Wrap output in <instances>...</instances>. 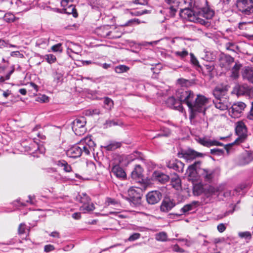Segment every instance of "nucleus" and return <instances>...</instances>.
Wrapping results in <instances>:
<instances>
[{"mask_svg":"<svg viewBox=\"0 0 253 253\" xmlns=\"http://www.w3.org/2000/svg\"><path fill=\"white\" fill-rule=\"evenodd\" d=\"M214 14V11L209 7H204L197 10H191L189 8L180 9V15L189 21L199 23L206 26L210 25L208 20L211 19Z\"/></svg>","mask_w":253,"mask_h":253,"instance_id":"obj_1","label":"nucleus"},{"mask_svg":"<svg viewBox=\"0 0 253 253\" xmlns=\"http://www.w3.org/2000/svg\"><path fill=\"white\" fill-rule=\"evenodd\" d=\"M175 95L176 98L179 100L181 106L184 104L189 108H192L195 96L192 91L181 88L176 91Z\"/></svg>","mask_w":253,"mask_h":253,"instance_id":"obj_2","label":"nucleus"},{"mask_svg":"<svg viewBox=\"0 0 253 253\" xmlns=\"http://www.w3.org/2000/svg\"><path fill=\"white\" fill-rule=\"evenodd\" d=\"M232 94L238 97L244 96L249 99L253 98V87L247 84H236L232 91Z\"/></svg>","mask_w":253,"mask_h":253,"instance_id":"obj_3","label":"nucleus"},{"mask_svg":"<svg viewBox=\"0 0 253 253\" xmlns=\"http://www.w3.org/2000/svg\"><path fill=\"white\" fill-rule=\"evenodd\" d=\"M128 197L121 195L123 198L125 199L135 206H139L141 203L142 190L140 188L131 187L128 190Z\"/></svg>","mask_w":253,"mask_h":253,"instance_id":"obj_4","label":"nucleus"},{"mask_svg":"<svg viewBox=\"0 0 253 253\" xmlns=\"http://www.w3.org/2000/svg\"><path fill=\"white\" fill-rule=\"evenodd\" d=\"M235 4L242 14L246 15L253 14V0H237Z\"/></svg>","mask_w":253,"mask_h":253,"instance_id":"obj_5","label":"nucleus"},{"mask_svg":"<svg viewBox=\"0 0 253 253\" xmlns=\"http://www.w3.org/2000/svg\"><path fill=\"white\" fill-rule=\"evenodd\" d=\"M86 119L84 117L76 118L72 123V128L77 135L84 134L86 131Z\"/></svg>","mask_w":253,"mask_h":253,"instance_id":"obj_6","label":"nucleus"},{"mask_svg":"<svg viewBox=\"0 0 253 253\" xmlns=\"http://www.w3.org/2000/svg\"><path fill=\"white\" fill-rule=\"evenodd\" d=\"M246 104L243 102L238 101L235 102L231 106L230 108H229V115L232 118H239L241 116L244 110L246 108Z\"/></svg>","mask_w":253,"mask_h":253,"instance_id":"obj_7","label":"nucleus"},{"mask_svg":"<svg viewBox=\"0 0 253 253\" xmlns=\"http://www.w3.org/2000/svg\"><path fill=\"white\" fill-rule=\"evenodd\" d=\"M201 161H197L188 167L186 174L189 181H194L197 179V174H200L201 171Z\"/></svg>","mask_w":253,"mask_h":253,"instance_id":"obj_8","label":"nucleus"},{"mask_svg":"<svg viewBox=\"0 0 253 253\" xmlns=\"http://www.w3.org/2000/svg\"><path fill=\"white\" fill-rule=\"evenodd\" d=\"M236 133L238 138L235 140L234 143H239L244 141L247 136V128L245 124L240 121L236 123Z\"/></svg>","mask_w":253,"mask_h":253,"instance_id":"obj_9","label":"nucleus"},{"mask_svg":"<svg viewBox=\"0 0 253 253\" xmlns=\"http://www.w3.org/2000/svg\"><path fill=\"white\" fill-rule=\"evenodd\" d=\"M208 102V99L205 96L202 95H197L196 97H194L193 109L194 110H198V112H203L205 114V106Z\"/></svg>","mask_w":253,"mask_h":253,"instance_id":"obj_10","label":"nucleus"},{"mask_svg":"<svg viewBox=\"0 0 253 253\" xmlns=\"http://www.w3.org/2000/svg\"><path fill=\"white\" fill-rule=\"evenodd\" d=\"M228 87L227 85L223 84H220L215 86L212 90V94L215 99L228 97L227 94Z\"/></svg>","mask_w":253,"mask_h":253,"instance_id":"obj_11","label":"nucleus"},{"mask_svg":"<svg viewBox=\"0 0 253 253\" xmlns=\"http://www.w3.org/2000/svg\"><path fill=\"white\" fill-rule=\"evenodd\" d=\"M79 143L84 147V151L85 155H89L90 151L93 149L94 147L95 146V144L92 140L90 136H87L82 139Z\"/></svg>","mask_w":253,"mask_h":253,"instance_id":"obj_12","label":"nucleus"},{"mask_svg":"<svg viewBox=\"0 0 253 253\" xmlns=\"http://www.w3.org/2000/svg\"><path fill=\"white\" fill-rule=\"evenodd\" d=\"M110 27L108 25L101 27L97 30V34L102 38L110 39H117L121 37L120 35H114L112 32L110 30Z\"/></svg>","mask_w":253,"mask_h":253,"instance_id":"obj_13","label":"nucleus"},{"mask_svg":"<svg viewBox=\"0 0 253 253\" xmlns=\"http://www.w3.org/2000/svg\"><path fill=\"white\" fill-rule=\"evenodd\" d=\"M83 146L79 143L69 148L66 152L67 155L71 158H78L84 154Z\"/></svg>","mask_w":253,"mask_h":253,"instance_id":"obj_14","label":"nucleus"},{"mask_svg":"<svg viewBox=\"0 0 253 253\" xmlns=\"http://www.w3.org/2000/svg\"><path fill=\"white\" fill-rule=\"evenodd\" d=\"M166 166L179 173H182L184 171V164L177 159L167 162Z\"/></svg>","mask_w":253,"mask_h":253,"instance_id":"obj_15","label":"nucleus"},{"mask_svg":"<svg viewBox=\"0 0 253 253\" xmlns=\"http://www.w3.org/2000/svg\"><path fill=\"white\" fill-rule=\"evenodd\" d=\"M162 197V193L159 191H152L146 195V200L149 204L154 205L161 200Z\"/></svg>","mask_w":253,"mask_h":253,"instance_id":"obj_16","label":"nucleus"},{"mask_svg":"<svg viewBox=\"0 0 253 253\" xmlns=\"http://www.w3.org/2000/svg\"><path fill=\"white\" fill-rule=\"evenodd\" d=\"M178 157L185 159L187 162L192 160L197 157L202 156L201 153H198L193 150L188 149L182 151L181 153H178Z\"/></svg>","mask_w":253,"mask_h":253,"instance_id":"obj_17","label":"nucleus"},{"mask_svg":"<svg viewBox=\"0 0 253 253\" xmlns=\"http://www.w3.org/2000/svg\"><path fill=\"white\" fill-rule=\"evenodd\" d=\"M213 102L215 107L217 109L221 111H224L228 109L229 106L231 105L228 97L218 99H214L213 100Z\"/></svg>","mask_w":253,"mask_h":253,"instance_id":"obj_18","label":"nucleus"},{"mask_svg":"<svg viewBox=\"0 0 253 253\" xmlns=\"http://www.w3.org/2000/svg\"><path fill=\"white\" fill-rule=\"evenodd\" d=\"M175 206L174 200L169 198L164 199L161 203L160 210L162 212H168Z\"/></svg>","mask_w":253,"mask_h":253,"instance_id":"obj_19","label":"nucleus"},{"mask_svg":"<svg viewBox=\"0 0 253 253\" xmlns=\"http://www.w3.org/2000/svg\"><path fill=\"white\" fill-rule=\"evenodd\" d=\"M234 62V58L229 55L223 54L219 58V65L222 68L228 69Z\"/></svg>","mask_w":253,"mask_h":253,"instance_id":"obj_20","label":"nucleus"},{"mask_svg":"<svg viewBox=\"0 0 253 253\" xmlns=\"http://www.w3.org/2000/svg\"><path fill=\"white\" fill-rule=\"evenodd\" d=\"M215 170L213 169H201L200 174L207 182H211L215 176Z\"/></svg>","mask_w":253,"mask_h":253,"instance_id":"obj_21","label":"nucleus"},{"mask_svg":"<svg viewBox=\"0 0 253 253\" xmlns=\"http://www.w3.org/2000/svg\"><path fill=\"white\" fill-rule=\"evenodd\" d=\"M153 177L155 180L161 184H165L169 180V177L168 175L160 171H155L153 174Z\"/></svg>","mask_w":253,"mask_h":253,"instance_id":"obj_22","label":"nucleus"},{"mask_svg":"<svg viewBox=\"0 0 253 253\" xmlns=\"http://www.w3.org/2000/svg\"><path fill=\"white\" fill-rule=\"evenodd\" d=\"M242 77L244 80L253 84V67H245L243 69Z\"/></svg>","mask_w":253,"mask_h":253,"instance_id":"obj_23","label":"nucleus"},{"mask_svg":"<svg viewBox=\"0 0 253 253\" xmlns=\"http://www.w3.org/2000/svg\"><path fill=\"white\" fill-rule=\"evenodd\" d=\"M198 142L201 145L206 147H211L212 146H222L223 144L220 142L216 140H211L206 138H199Z\"/></svg>","mask_w":253,"mask_h":253,"instance_id":"obj_24","label":"nucleus"},{"mask_svg":"<svg viewBox=\"0 0 253 253\" xmlns=\"http://www.w3.org/2000/svg\"><path fill=\"white\" fill-rule=\"evenodd\" d=\"M166 103L170 108H174L178 110L182 109V106H181L179 100H176L173 96L169 97L166 101Z\"/></svg>","mask_w":253,"mask_h":253,"instance_id":"obj_25","label":"nucleus"},{"mask_svg":"<svg viewBox=\"0 0 253 253\" xmlns=\"http://www.w3.org/2000/svg\"><path fill=\"white\" fill-rule=\"evenodd\" d=\"M112 172L118 178H125L126 176L124 170L119 165H115L112 168Z\"/></svg>","mask_w":253,"mask_h":253,"instance_id":"obj_26","label":"nucleus"},{"mask_svg":"<svg viewBox=\"0 0 253 253\" xmlns=\"http://www.w3.org/2000/svg\"><path fill=\"white\" fill-rule=\"evenodd\" d=\"M198 202L193 201L192 203L187 204L185 205L183 208H182L180 210V213H175L174 214L176 216H179L183 214H185L187 212L192 210L194 207H195L196 205L197 204Z\"/></svg>","mask_w":253,"mask_h":253,"instance_id":"obj_27","label":"nucleus"},{"mask_svg":"<svg viewBox=\"0 0 253 253\" xmlns=\"http://www.w3.org/2000/svg\"><path fill=\"white\" fill-rule=\"evenodd\" d=\"M143 169L140 165H136L134 169L131 172L132 178L137 179L142 177Z\"/></svg>","mask_w":253,"mask_h":253,"instance_id":"obj_28","label":"nucleus"},{"mask_svg":"<svg viewBox=\"0 0 253 253\" xmlns=\"http://www.w3.org/2000/svg\"><path fill=\"white\" fill-rule=\"evenodd\" d=\"M64 12L68 14H72L73 16L76 18L78 16L77 10L75 8V6L70 4L67 7L63 9Z\"/></svg>","mask_w":253,"mask_h":253,"instance_id":"obj_29","label":"nucleus"},{"mask_svg":"<svg viewBox=\"0 0 253 253\" xmlns=\"http://www.w3.org/2000/svg\"><path fill=\"white\" fill-rule=\"evenodd\" d=\"M242 65L239 62H236L231 70V77L233 79H237L239 77V70Z\"/></svg>","mask_w":253,"mask_h":253,"instance_id":"obj_30","label":"nucleus"},{"mask_svg":"<svg viewBox=\"0 0 253 253\" xmlns=\"http://www.w3.org/2000/svg\"><path fill=\"white\" fill-rule=\"evenodd\" d=\"M77 200L82 203L83 205L88 204L90 202V198L85 193H82L77 197Z\"/></svg>","mask_w":253,"mask_h":253,"instance_id":"obj_31","label":"nucleus"},{"mask_svg":"<svg viewBox=\"0 0 253 253\" xmlns=\"http://www.w3.org/2000/svg\"><path fill=\"white\" fill-rule=\"evenodd\" d=\"M52 77L53 78V82L56 84H61L63 82V74L57 71H55L52 73Z\"/></svg>","mask_w":253,"mask_h":253,"instance_id":"obj_32","label":"nucleus"},{"mask_svg":"<svg viewBox=\"0 0 253 253\" xmlns=\"http://www.w3.org/2000/svg\"><path fill=\"white\" fill-rule=\"evenodd\" d=\"M95 209L94 205L93 203L85 204L83 205L80 208V210L83 211L84 213L86 212H90Z\"/></svg>","mask_w":253,"mask_h":253,"instance_id":"obj_33","label":"nucleus"},{"mask_svg":"<svg viewBox=\"0 0 253 253\" xmlns=\"http://www.w3.org/2000/svg\"><path fill=\"white\" fill-rule=\"evenodd\" d=\"M171 182L172 186L174 188L178 187L180 186L181 180L177 174L174 173L173 176L171 178Z\"/></svg>","mask_w":253,"mask_h":253,"instance_id":"obj_34","label":"nucleus"},{"mask_svg":"<svg viewBox=\"0 0 253 253\" xmlns=\"http://www.w3.org/2000/svg\"><path fill=\"white\" fill-rule=\"evenodd\" d=\"M190 63L196 68L200 69L201 70H203V67L200 65L198 60L197 58L195 56L193 53H190Z\"/></svg>","mask_w":253,"mask_h":253,"instance_id":"obj_35","label":"nucleus"},{"mask_svg":"<svg viewBox=\"0 0 253 253\" xmlns=\"http://www.w3.org/2000/svg\"><path fill=\"white\" fill-rule=\"evenodd\" d=\"M173 53L176 56L180 57L182 60H184L189 54L188 51L186 49H183L182 51H174Z\"/></svg>","mask_w":253,"mask_h":253,"instance_id":"obj_36","label":"nucleus"},{"mask_svg":"<svg viewBox=\"0 0 253 253\" xmlns=\"http://www.w3.org/2000/svg\"><path fill=\"white\" fill-rule=\"evenodd\" d=\"M129 70V67L124 65H120L115 67V72L117 73L121 74L126 72Z\"/></svg>","mask_w":253,"mask_h":253,"instance_id":"obj_37","label":"nucleus"},{"mask_svg":"<svg viewBox=\"0 0 253 253\" xmlns=\"http://www.w3.org/2000/svg\"><path fill=\"white\" fill-rule=\"evenodd\" d=\"M121 143L119 142H112L109 145L106 146L105 148L108 151H113L121 147Z\"/></svg>","mask_w":253,"mask_h":253,"instance_id":"obj_38","label":"nucleus"},{"mask_svg":"<svg viewBox=\"0 0 253 253\" xmlns=\"http://www.w3.org/2000/svg\"><path fill=\"white\" fill-rule=\"evenodd\" d=\"M204 66V69L203 68L202 71H205L207 74H210L214 69V66L213 63H209L208 64H205Z\"/></svg>","mask_w":253,"mask_h":253,"instance_id":"obj_39","label":"nucleus"},{"mask_svg":"<svg viewBox=\"0 0 253 253\" xmlns=\"http://www.w3.org/2000/svg\"><path fill=\"white\" fill-rule=\"evenodd\" d=\"M225 47L226 49L233 51H236L238 49V47L235 43L233 42H228L225 44Z\"/></svg>","mask_w":253,"mask_h":253,"instance_id":"obj_40","label":"nucleus"},{"mask_svg":"<svg viewBox=\"0 0 253 253\" xmlns=\"http://www.w3.org/2000/svg\"><path fill=\"white\" fill-rule=\"evenodd\" d=\"M167 234L164 232H160L157 234L156 236V239L160 241H166L167 240Z\"/></svg>","mask_w":253,"mask_h":253,"instance_id":"obj_41","label":"nucleus"},{"mask_svg":"<svg viewBox=\"0 0 253 253\" xmlns=\"http://www.w3.org/2000/svg\"><path fill=\"white\" fill-rule=\"evenodd\" d=\"M45 59L49 64H52L55 63L56 61V56L52 54L45 55Z\"/></svg>","mask_w":253,"mask_h":253,"instance_id":"obj_42","label":"nucleus"},{"mask_svg":"<svg viewBox=\"0 0 253 253\" xmlns=\"http://www.w3.org/2000/svg\"><path fill=\"white\" fill-rule=\"evenodd\" d=\"M104 103L105 105L107 106V108L108 109L110 110L113 107V101L109 97H106L104 98Z\"/></svg>","mask_w":253,"mask_h":253,"instance_id":"obj_43","label":"nucleus"},{"mask_svg":"<svg viewBox=\"0 0 253 253\" xmlns=\"http://www.w3.org/2000/svg\"><path fill=\"white\" fill-rule=\"evenodd\" d=\"M136 23L137 24L140 23V21L138 19L134 18L128 20L127 22L125 23L124 24L121 25L122 27L131 26L133 24Z\"/></svg>","mask_w":253,"mask_h":253,"instance_id":"obj_44","label":"nucleus"},{"mask_svg":"<svg viewBox=\"0 0 253 253\" xmlns=\"http://www.w3.org/2000/svg\"><path fill=\"white\" fill-rule=\"evenodd\" d=\"M238 235L240 238H245L246 239H251L252 237L251 233L249 231L239 232Z\"/></svg>","mask_w":253,"mask_h":253,"instance_id":"obj_45","label":"nucleus"},{"mask_svg":"<svg viewBox=\"0 0 253 253\" xmlns=\"http://www.w3.org/2000/svg\"><path fill=\"white\" fill-rule=\"evenodd\" d=\"M224 153V151L221 149L218 148H214L211 150V153L212 155L220 156L222 155Z\"/></svg>","mask_w":253,"mask_h":253,"instance_id":"obj_46","label":"nucleus"},{"mask_svg":"<svg viewBox=\"0 0 253 253\" xmlns=\"http://www.w3.org/2000/svg\"><path fill=\"white\" fill-rule=\"evenodd\" d=\"M68 50H70L72 52L78 54L81 52V47L79 45L75 44L74 47L68 48Z\"/></svg>","mask_w":253,"mask_h":253,"instance_id":"obj_47","label":"nucleus"},{"mask_svg":"<svg viewBox=\"0 0 253 253\" xmlns=\"http://www.w3.org/2000/svg\"><path fill=\"white\" fill-rule=\"evenodd\" d=\"M26 226L25 223H21L18 227V234L20 235L26 233Z\"/></svg>","mask_w":253,"mask_h":253,"instance_id":"obj_48","label":"nucleus"},{"mask_svg":"<svg viewBox=\"0 0 253 253\" xmlns=\"http://www.w3.org/2000/svg\"><path fill=\"white\" fill-rule=\"evenodd\" d=\"M62 44L60 43H57L55 45H53L51 47V49L53 52H61L62 51V49L61 47Z\"/></svg>","mask_w":253,"mask_h":253,"instance_id":"obj_49","label":"nucleus"},{"mask_svg":"<svg viewBox=\"0 0 253 253\" xmlns=\"http://www.w3.org/2000/svg\"><path fill=\"white\" fill-rule=\"evenodd\" d=\"M234 208L233 207V209L232 210L226 211L223 214H219L218 215V217L219 218H220V219H221V218H224L225 217H226L228 215H229V214L233 213V212H234Z\"/></svg>","mask_w":253,"mask_h":253,"instance_id":"obj_50","label":"nucleus"},{"mask_svg":"<svg viewBox=\"0 0 253 253\" xmlns=\"http://www.w3.org/2000/svg\"><path fill=\"white\" fill-rule=\"evenodd\" d=\"M215 55L210 51L206 52L205 58L207 61H212L215 59Z\"/></svg>","mask_w":253,"mask_h":253,"instance_id":"obj_51","label":"nucleus"},{"mask_svg":"<svg viewBox=\"0 0 253 253\" xmlns=\"http://www.w3.org/2000/svg\"><path fill=\"white\" fill-rule=\"evenodd\" d=\"M140 237V234L138 233H135L132 234L129 236L128 238V241H134L138 239H139Z\"/></svg>","mask_w":253,"mask_h":253,"instance_id":"obj_52","label":"nucleus"},{"mask_svg":"<svg viewBox=\"0 0 253 253\" xmlns=\"http://www.w3.org/2000/svg\"><path fill=\"white\" fill-rule=\"evenodd\" d=\"M247 118L249 120L253 121V102H252V106L249 112L247 115Z\"/></svg>","mask_w":253,"mask_h":253,"instance_id":"obj_53","label":"nucleus"},{"mask_svg":"<svg viewBox=\"0 0 253 253\" xmlns=\"http://www.w3.org/2000/svg\"><path fill=\"white\" fill-rule=\"evenodd\" d=\"M177 5H171L169 7V14L171 16L173 17L175 15V12L177 11Z\"/></svg>","mask_w":253,"mask_h":253,"instance_id":"obj_54","label":"nucleus"},{"mask_svg":"<svg viewBox=\"0 0 253 253\" xmlns=\"http://www.w3.org/2000/svg\"><path fill=\"white\" fill-rule=\"evenodd\" d=\"M55 248L52 245H46L44 247V252L48 253L54 250Z\"/></svg>","mask_w":253,"mask_h":253,"instance_id":"obj_55","label":"nucleus"},{"mask_svg":"<svg viewBox=\"0 0 253 253\" xmlns=\"http://www.w3.org/2000/svg\"><path fill=\"white\" fill-rule=\"evenodd\" d=\"M190 111V114L189 116V118L190 120L193 119L196 117V114L197 112H198V110H194V107H192V108H189Z\"/></svg>","mask_w":253,"mask_h":253,"instance_id":"obj_56","label":"nucleus"},{"mask_svg":"<svg viewBox=\"0 0 253 253\" xmlns=\"http://www.w3.org/2000/svg\"><path fill=\"white\" fill-rule=\"evenodd\" d=\"M106 203H108V205H115L118 204V202L116 201L115 199L111 198H107L106 199Z\"/></svg>","mask_w":253,"mask_h":253,"instance_id":"obj_57","label":"nucleus"},{"mask_svg":"<svg viewBox=\"0 0 253 253\" xmlns=\"http://www.w3.org/2000/svg\"><path fill=\"white\" fill-rule=\"evenodd\" d=\"M217 228L219 232L222 233L225 230L226 226L224 224L220 223L217 225Z\"/></svg>","mask_w":253,"mask_h":253,"instance_id":"obj_58","label":"nucleus"},{"mask_svg":"<svg viewBox=\"0 0 253 253\" xmlns=\"http://www.w3.org/2000/svg\"><path fill=\"white\" fill-rule=\"evenodd\" d=\"M72 0H62L61 1V5L64 8L67 7L69 4L70 2H72Z\"/></svg>","mask_w":253,"mask_h":253,"instance_id":"obj_59","label":"nucleus"},{"mask_svg":"<svg viewBox=\"0 0 253 253\" xmlns=\"http://www.w3.org/2000/svg\"><path fill=\"white\" fill-rule=\"evenodd\" d=\"M10 55L12 57L14 56H20V57H23V55L19 51H12L11 52Z\"/></svg>","mask_w":253,"mask_h":253,"instance_id":"obj_60","label":"nucleus"},{"mask_svg":"<svg viewBox=\"0 0 253 253\" xmlns=\"http://www.w3.org/2000/svg\"><path fill=\"white\" fill-rule=\"evenodd\" d=\"M49 236H50L52 237H54V238H60V233L57 231H53V232H51L49 234Z\"/></svg>","mask_w":253,"mask_h":253,"instance_id":"obj_61","label":"nucleus"},{"mask_svg":"<svg viewBox=\"0 0 253 253\" xmlns=\"http://www.w3.org/2000/svg\"><path fill=\"white\" fill-rule=\"evenodd\" d=\"M63 169L66 172H70L72 170L71 167L67 163L66 165H65L63 167Z\"/></svg>","mask_w":253,"mask_h":253,"instance_id":"obj_62","label":"nucleus"},{"mask_svg":"<svg viewBox=\"0 0 253 253\" xmlns=\"http://www.w3.org/2000/svg\"><path fill=\"white\" fill-rule=\"evenodd\" d=\"M57 165L60 167H63L65 165L67 164V162L64 160L58 161L57 162Z\"/></svg>","mask_w":253,"mask_h":253,"instance_id":"obj_63","label":"nucleus"},{"mask_svg":"<svg viewBox=\"0 0 253 253\" xmlns=\"http://www.w3.org/2000/svg\"><path fill=\"white\" fill-rule=\"evenodd\" d=\"M72 217L75 219H79L81 217L80 212H75L72 214Z\"/></svg>","mask_w":253,"mask_h":253,"instance_id":"obj_64","label":"nucleus"}]
</instances>
